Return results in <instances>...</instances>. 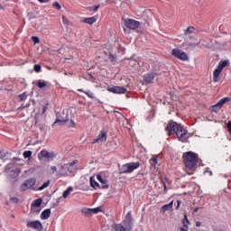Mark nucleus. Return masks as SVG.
I'll return each mask as SVG.
<instances>
[{"instance_id":"30","label":"nucleus","mask_w":231,"mask_h":231,"mask_svg":"<svg viewBox=\"0 0 231 231\" xmlns=\"http://www.w3.org/2000/svg\"><path fill=\"white\" fill-rule=\"evenodd\" d=\"M70 192H73V188L69 187V188L63 192V198H68V196H69Z\"/></svg>"},{"instance_id":"6","label":"nucleus","mask_w":231,"mask_h":231,"mask_svg":"<svg viewBox=\"0 0 231 231\" xmlns=\"http://www.w3.org/2000/svg\"><path fill=\"white\" fill-rule=\"evenodd\" d=\"M124 26L129 30H138L140 22L131 18H123Z\"/></svg>"},{"instance_id":"35","label":"nucleus","mask_w":231,"mask_h":231,"mask_svg":"<svg viewBox=\"0 0 231 231\" xmlns=\"http://www.w3.org/2000/svg\"><path fill=\"white\" fill-rule=\"evenodd\" d=\"M150 162H151V165H152V167L158 165V159L156 157H152L151 160H150Z\"/></svg>"},{"instance_id":"55","label":"nucleus","mask_w":231,"mask_h":231,"mask_svg":"<svg viewBox=\"0 0 231 231\" xmlns=\"http://www.w3.org/2000/svg\"><path fill=\"white\" fill-rule=\"evenodd\" d=\"M198 210H199V208H195L193 212H198Z\"/></svg>"},{"instance_id":"33","label":"nucleus","mask_w":231,"mask_h":231,"mask_svg":"<svg viewBox=\"0 0 231 231\" xmlns=\"http://www.w3.org/2000/svg\"><path fill=\"white\" fill-rule=\"evenodd\" d=\"M32 154H33V152L32 151H25L23 152V157L26 158H32Z\"/></svg>"},{"instance_id":"56","label":"nucleus","mask_w":231,"mask_h":231,"mask_svg":"<svg viewBox=\"0 0 231 231\" xmlns=\"http://www.w3.org/2000/svg\"><path fill=\"white\" fill-rule=\"evenodd\" d=\"M60 199H62V197H60V198H59V199H57V203H60Z\"/></svg>"},{"instance_id":"40","label":"nucleus","mask_w":231,"mask_h":231,"mask_svg":"<svg viewBox=\"0 0 231 231\" xmlns=\"http://www.w3.org/2000/svg\"><path fill=\"white\" fill-rule=\"evenodd\" d=\"M33 69L36 73H41V65L39 64L34 65Z\"/></svg>"},{"instance_id":"16","label":"nucleus","mask_w":231,"mask_h":231,"mask_svg":"<svg viewBox=\"0 0 231 231\" xmlns=\"http://www.w3.org/2000/svg\"><path fill=\"white\" fill-rule=\"evenodd\" d=\"M97 21H98V16L95 15V16H91V17H86L82 19V23H86V24H95V23H97Z\"/></svg>"},{"instance_id":"10","label":"nucleus","mask_w":231,"mask_h":231,"mask_svg":"<svg viewBox=\"0 0 231 231\" xmlns=\"http://www.w3.org/2000/svg\"><path fill=\"white\" fill-rule=\"evenodd\" d=\"M107 91L114 93L115 95H125V93H127V88L124 87L114 86L108 88Z\"/></svg>"},{"instance_id":"26","label":"nucleus","mask_w":231,"mask_h":231,"mask_svg":"<svg viewBox=\"0 0 231 231\" xmlns=\"http://www.w3.org/2000/svg\"><path fill=\"white\" fill-rule=\"evenodd\" d=\"M200 43L201 42H199L197 43L189 42L188 43L187 50H194V48H196L197 46H199Z\"/></svg>"},{"instance_id":"1","label":"nucleus","mask_w":231,"mask_h":231,"mask_svg":"<svg viewBox=\"0 0 231 231\" xmlns=\"http://www.w3.org/2000/svg\"><path fill=\"white\" fill-rule=\"evenodd\" d=\"M165 131L168 132V136H171L173 131L180 142H187V138L185 137L187 135V130L177 122L169 121V125L165 127Z\"/></svg>"},{"instance_id":"5","label":"nucleus","mask_w":231,"mask_h":231,"mask_svg":"<svg viewBox=\"0 0 231 231\" xmlns=\"http://www.w3.org/2000/svg\"><path fill=\"white\" fill-rule=\"evenodd\" d=\"M69 121V114L68 113V110H63L62 113L56 112V120L53 124H66Z\"/></svg>"},{"instance_id":"18","label":"nucleus","mask_w":231,"mask_h":231,"mask_svg":"<svg viewBox=\"0 0 231 231\" xmlns=\"http://www.w3.org/2000/svg\"><path fill=\"white\" fill-rule=\"evenodd\" d=\"M78 162L79 161H73L70 163L65 164V167H67V171H68V172H69V174H71V172H74L75 170L77 169L76 165H77Z\"/></svg>"},{"instance_id":"46","label":"nucleus","mask_w":231,"mask_h":231,"mask_svg":"<svg viewBox=\"0 0 231 231\" xmlns=\"http://www.w3.org/2000/svg\"><path fill=\"white\" fill-rule=\"evenodd\" d=\"M228 131L231 133V122L229 121L226 125Z\"/></svg>"},{"instance_id":"13","label":"nucleus","mask_w":231,"mask_h":231,"mask_svg":"<svg viewBox=\"0 0 231 231\" xmlns=\"http://www.w3.org/2000/svg\"><path fill=\"white\" fill-rule=\"evenodd\" d=\"M27 226L28 228H33L34 230H37V231H42V228H43L42 223H41V221L39 220L28 222Z\"/></svg>"},{"instance_id":"11","label":"nucleus","mask_w":231,"mask_h":231,"mask_svg":"<svg viewBox=\"0 0 231 231\" xmlns=\"http://www.w3.org/2000/svg\"><path fill=\"white\" fill-rule=\"evenodd\" d=\"M98 212H102V208H83L81 209V214H84L85 216H93V214H98Z\"/></svg>"},{"instance_id":"50","label":"nucleus","mask_w":231,"mask_h":231,"mask_svg":"<svg viewBox=\"0 0 231 231\" xmlns=\"http://www.w3.org/2000/svg\"><path fill=\"white\" fill-rule=\"evenodd\" d=\"M205 174H207V172H209L210 176H212V171L208 170V168H207V170L204 171Z\"/></svg>"},{"instance_id":"28","label":"nucleus","mask_w":231,"mask_h":231,"mask_svg":"<svg viewBox=\"0 0 231 231\" xmlns=\"http://www.w3.org/2000/svg\"><path fill=\"white\" fill-rule=\"evenodd\" d=\"M6 156H8V152L5 150H0V160H4V162H5Z\"/></svg>"},{"instance_id":"21","label":"nucleus","mask_w":231,"mask_h":231,"mask_svg":"<svg viewBox=\"0 0 231 231\" xmlns=\"http://www.w3.org/2000/svg\"><path fill=\"white\" fill-rule=\"evenodd\" d=\"M50 216H51V209L47 208L42 212L41 219H48L50 217Z\"/></svg>"},{"instance_id":"7","label":"nucleus","mask_w":231,"mask_h":231,"mask_svg":"<svg viewBox=\"0 0 231 231\" xmlns=\"http://www.w3.org/2000/svg\"><path fill=\"white\" fill-rule=\"evenodd\" d=\"M39 160L44 158L47 162H53L57 158V154L53 152H48L46 150H42L38 155Z\"/></svg>"},{"instance_id":"53","label":"nucleus","mask_w":231,"mask_h":231,"mask_svg":"<svg viewBox=\"0 0 231 231\" xmlns=\"http://www.w3.org/2000/svg\"><path fill=\"white\" fill-rule=\"evenodd\" d=\"M40 3H48L50 0H38Z\"/></svg>"},{"instance_id":"15","label":"nucleus","mask_w":231,"mask_h":231,"mask_svg":"<svg viewBox=\"0 0 231 231\" xmlns=\"http://www.w3.org/2000/svg\"><path fill=\"white\" fill-rule=\"evenodd\" d=\"M155 78H156V73L150 72L143 76V80L146 82V84H152V82H154Z\"/></svg>"},{"instance_id":"4","label":"nucleus","mask_w":231,"mask_h":231,"mask_svg":"<svg viewBox=\"0 0 231 231\" xmlns=\"http://www.w3.org/2000/svg\"><path fill=\"white\" fill-rule=\"evenodd\" d=\"M228 66V60H221L213 72V82H219V75L223 71L224 68Z\"/></svg>"},{"instance_id":"44","label":"nucleus","mask_w":231,"mask_h":231,"mask_svg":"<svg viewBox=\"0 0 231 231\" xmlns=\"http://www.w3.org/2000/svg\"><path fill=\"white\" fill-rule=\"evenodd\" d=\"M11 201H13V203H18L19 201V199L15 198V197H13L10 199Z\"/></svg>"},{"instance_id":"42","label":"nucleus","mask_w":231,"mask_h":231,"mask_svg":"<svg viewBox=\"0 0 231 231\" xmlns=\"http://www.w3.org/2000/svg\"><path fill=\"white\" fill-rule=\"evenodd\" d=\"M180 231H189V226H187L186 224H184L183 226L180 227Z\"/></svg>"},{"instance_id":"9","label":"nucleus","mask_w":231,"mask_h":231,"mask_svg":"<svg viewBox=\"0 0 231 231\" xmlns=\"http://www.w3.org/2000/svg\"><path fill=\"white\" fill-rule=\"evenodd\" d=\"M171 55L175 57V59H179V60H189V55H187V52H183L180 49H173L171 51Z\"/></svg>"},{"instance_id":"49","label":"nucleus","mask_w":231,"mask_h":231,"mask_svg":"<svg viewBox=\"0 0 231 231\" xmlns=\"http://www.w3.org/2000/svg\"><path fill=\"white\" fill-rule=\"evenodd\" d=\"M46 109H48V107H46V106H44L43 107H42V115H44V113H46Z\"/></svg>"},{"instance_id":"39","label":"nucleus","mask_w":231,"mask_h":231,"mask_svg":"<svg viewBox=\"0 0 231 231\" xmlns=\"http://www.w3.org/2000/svg\"><path fill=\"white\" fill-rule=\"evenodd\" d=\"M53 6L56 10H61L62 6H60V4L59 2H54Z\"/></svg>"},{"instance_id":"3","label":"nucleus","mask_w":231,"mask_h":231,"mask_svg":"<svg viewBox=\"0 0 231 231\" xmlns=\"http://www.w3.org/2000/svg\"><path fill=\"white\" fill-rule=\"evenodd\" d=\"M140 167V162H128L122 166L120 174H131L133 171H136Z\"/></svg>"},{"instance_id":"51","label":"nucleus","mask_w":231,"mask_h":231,"mask_svg":"<svg viewBox=\"0 0 231 231\" xmlns=\"http://www.w3.org/2000/svg\"><path fill=\"white\" fill-rule=\"evenodd\" d=\"M196 226H198V227L201 226V222L197 221V222H196Z\"/></svg>"},{"instance_id":"14","label":"nucleus","mask_w":231,"mask_h":231,"mask_svg":"<svg viewBox=\"0 0 231 231\" xmlns=\"http://www.w3.org/2000/svg\"><path fill=\"white\" fill-rule=\"evenodd\" d=\"M107 140V132L106 130H102L97 137L93 141L92 143H100L102 142H106Z\"/></svg>"},{"instance_id":"34","label":"nucleus","mask_w":231,"mask_h":231,"mask_svg":"<svg viewBox=\"0 0 231 231\" xmlns=\"http://www.w3.org/2000/svg\"><path fill=\"white\" fill-rule=\"evenodd\" d=\"M47 187H50V180L44 182L42 187L38 188V190H44Z\"/></svg>"},{"instance_id":"57","label":"nucleus","mask_w":231,"mask_h":231,"mask_svg":"<svg viewBox=\"0 0 231 231\" xmlns=\"http://www.w3.org/2000/svg\"><path fill=\"white\" fill-rule=\"evenodd\" d=\"M14 160L19 161V158L18 157H14Z\"/></svg>"},{"instance_id":"22","label":"nucleus","mask_w":231,"mask_h":231,"mask_svg":"<svg viewBox=\"0 0 231 231\" xmlns=\"http://www.w3.org/2000/svg\"><path fill=\"white\" fill-rule=\"evenodd\" d=\"M90 185L95 189H102V186L98 182H97L94 177H90Z\"/></svg>"},{"instance_id":"27","label":"nucleus","mask_w":231,"mask_h":231,"mask_svg":"<svg viewBox=\"0 0 231 231\" xmlns=\"http://www.w3.org/2000/svg\"><path fill=\"white\" fill-rule=\"evenodd\" d=\"M221 107L223 106H220L218 103H217L211 106V111H213L214 113H219V109H221Z\"/></svg>"},{"instance_id":"48","label":"nucleus","mask_w":231,"mask_h":231,"mask_svg":"<svg viewBox=\"0 0 231 231\" xmlns=\"http://www.w3.org/2000/svg\"><path fill=\"white\" fill-rule=\"evenodd\" d=\"M180 205H181V201L177 200V207H176V208H177V209H179V208H180Z\"/></svg>"},{"instance_id":"52","label":"nucleus","mask_w":231,"mask_h":231,"mask_svg":"<svg viewBox=\"0 0 231 231\" xmlns=\"http://www.w3.org/2000/svg\"><path fill=\"white\" fill-rule=\"evenodd\" d=\"M184 217H185L187 223H188L189 225H190V221H189V218H187V215H185Z\"/></svg>"},{"instance_id":"19","label":"nucleus","mask_w":231,"mask_h":231,"mask_svg":"<svg viewBox=\"0 0 231 231\" xmlns=\"http://www.w3.org/2000/svg\"><path fill=\"white\" fill-rule=\"evenodd\" d=\"M97 180H99V182L101 183V189H109V184L107 183V180H105L104 178H102V175L97 174Z\"/></svg>"},{"instance_id":"25","label":"nucleus","mask_w":231,"mask_h":231,"mask_svg":"<svg viewBox=\"0 0 231 231\" xmlns=\"http://www.w3.org/2000/svg\"><path fill=\"white\" fill-rule=\"evenodd\" d=\"M226 102H230V97H224L222 99H220L217 104L220 107H223V106H225V104H226Z\"/></svg>"},{"instance_id":"12","label":"nucleus","mask_w":231,"mask_h":231,"mask_svg":"<svg viewBox=\"0 0 231 231\" xmlns=\"http://www.w3.org/2000/svg\"><path fill=\"white\" fill-rule=\"evenodd\" d=\"M34 185H35V179L27 180L23 184H22L21 190L22 192H24L26 190H29V189H32Z\"/></svg>"},{"instance_id":"17","label":"nucleus","mask_w":231,"mask_h":231,"mask_svg":"<svg viewBox=\"0 0 231 231\" xmlns=\"http://www.w3.org/2000/svg\"><path fill=\"white\" fill-rule=\"evenodd\" d=\"M69 172L68 171V166L66 164L62 165L60 170L56 172V176H59L60 178L64 176H68Z\"/></svg>"},{"instance_id":"47","label":"nucleus","mask_w":231,"mask_h":231,"mask_svg":"<svg viewBox=\"0 0 231 231\" xmlns=\"http://www.w3.org/2000/svg\"><path fill=\"white\" fill-rule=\"evenodd\" d=\"M163 188H164V191L167 192V184H165V181H162Z\"/></svg>"},{"instance_id":"45","label":"nucleus","mask_w":231,"mask_h":231,"mask_svg":"<svg viewBox=\"0 0 231 231\" xmlns=\"http://www.w3.org/2000/svg\"><path fill=\"white\" fill-rule=\"evenodd\" d=\"M69 127H75V121L71 120Z\"/></svg>"},{"instance_id":"2","label":"nucleus","mask_w":231,"mask_h":231,"mask_svg":"<svg viewBox=\"0 0 231 231\" xmlns=\"http://www.w3.org/2000/svg\"><path fill=\"white\" fill-rule=\"evenodd\" d=\"M188 174H192L198 169V154L194 152H186L182 155Z\"/></svg>"},{"instance_id":"41","label":"nucleus","mask_w":231,"mask_h":231,"mask_svg":"<svg viewBox=\"0 0 231 231\" xmlns=\"http://www.w3.org/2000/svg\"><path fill=\"white\" fill-rule=\"evenodd\" d=\"M32 41L34 42V44H39V42H41V41L39 40V37L37 36H32Z\"/></svg>"},{"instance_id":"24","label":"nucleus","mask_w":231,"mask_h":231,"mask_svg":"<svg viewBox=\"0 0 231 231\" xmlns=\"http://www.w3.org/2000/svg\"><path fill=\"white\" fill-rule=\"evenodd\" d=\"M78 91H79L80 93H85V95H86L88 98H95V94H94L93 92H91V90L84 91V89L79 88V89H78Z\"/></svg>"},{"instance_id":"38","label":"nucleus","mask_w":231,"mask_h":231,"mask_svg":"<svg viewBox=\"0 0 231 231\" xmlns=\"http://www.w3.org/2000/svg\"><path fill=\"white\" fill-rule=\"evenodd\" d=\"M19 98H20L21 102H23V100H26V98H28V96L26 95V93H23V94L19 95Z\"/></svg>"},{"instance_id":"36","label":"nucleus","mask_w":231,"mask_h":231,"mask_svg":"<svg viewBox=\"0 0 231 231\" xmlns=\"http://www.w3.org/2000/svg\"><path fill=\"white\" fill-rule=\"evenodd\" d=\"M98 8H100V5L89 7L88 10H89V12H97Z\"/></svg>"},{"instance_id":"29","label":"nucleus","mask_w":231,"mask_h":231,"mask_svg":"<svg viewBox=\"0 0 231 231\" xmlns=\"http://www.w3.org/2000/svg\"><path fill=\"white\" fill-rule=\"evenodd\" d=\"M37 86L40 88V89H42L48 86V83L46 81L39 80Z\"/></svg>"},{"instance_id":"37","label":"nucleus","mask_w":231,"mask_h":231,"mask_svg":"<svg viewBox=\"0 0 231 231\" xmlns=\"http://www.w3.org/2000/svg\"><path fill=\"white\" fill-rule=\"evenodd\" d=\"M62 23L63 24H66L67 26H69L70 23L69 20L66 16H62Z\"/></svg>"},{"instance_id":"43","label":"nucleus","mask_w":231,"mask_h":231,"mask_svg":"<svg viewBox=\"0 0 231 231\" xmlns=\"http://www.w3.org/2000/svg\"><path fill=\"white\" fill-rule=\"evenodd\" d=\"M51 171H52L51 174H55L57 172V166H51Z\"/></svg>"},{"instance_id":"8","label":"nucleus","mask_w":231,"mask_h":231,"mask_svg":"<svg viewBox=\"0 0 231 231\" xmlns=\"http://www.w3.org/2000/svg\"><path fill=\"white\" fill-rule=\"evenodd\" d=\"M124 227H125L126 231L133 230V215L131 212H128L122 222Z\"/></svg>"},{"instance_id":"54","label":"nucleus","mask_w":231,"mask_h":231,"mask_svg":"<svg viewBox=\"0 0 231 231\" xmlns=\"http://www.w3.org/2000/svg\"><path fill=\"white\" fill-rule=\"evenodd\" d=\"M38 116H39V115L36 114V116H35L36 124H37V122H39V120L37 119Z\"/></svg>"},{"instance_id":"20","label":"nucleus","mask_w":231,"mask_h":231,"mask_svg":"<svg viewBox=\"0 0 231 231\" xmlns=\"http://www.w3.org/2000/svg\"><path fill=\"white\" fill-rule=\"evenodd\" d=\"M174 200H171L169 204H165L163 206H162L161 210L162 212H167V210H170L171 212H172V210H174Z\"/></svg>"},{"instance_id":"58","label":"nucleus","mask_w":231,"mask_h":231,"mask_svg":"<svg viewBox=\"0 0 231 231\" xmlns=\"http://www.w3.org/2000/svg\"><path fill=\"white\" fill-rule=\"evenodd\" d=\"M124 30H125V27H124Z\"/></svg>"},{"instance_id":"23","label":"nucleus","mask_w":231,"mask_h":231,"mask_svg":"<svg viewBox=\"0 0 231 231\" xmlns=\"http://www.w3.org/2000/svg\"><path fill=\"white\" fill-rule=\"evenodd\" d=\"M114 231H127V229L124 226L123 224H114L112 226Z\"/></svg>"},{"instance_id":"32","label":"nucleus","mask_w":231,"mask_h":231,"mask_svg":"<svg viewBox=\"0 0 231 231\" xmlns=\"http://www.w3.org/2000/svg\"><path fill=\"white\" fill-rule=\"evenodd\" d=\"M194 32V27L190 26L188 27L185 31H184V34L185 35H190V33H192Z\"/></svg>"},{"instance_id":"31","label":"nucleus","mask_w":231,"mask_h":231,"mask_svg":"<svg viewBox=\"0 0 231 231\" xmlns=\"http://www.w3.org/2000/svg\"><path fill=\"white\" fill-rule=\"evenodd\" d=\"M42 204V199H37L34 200L32 207H41Z\"/></svg>"}]
</instances>
